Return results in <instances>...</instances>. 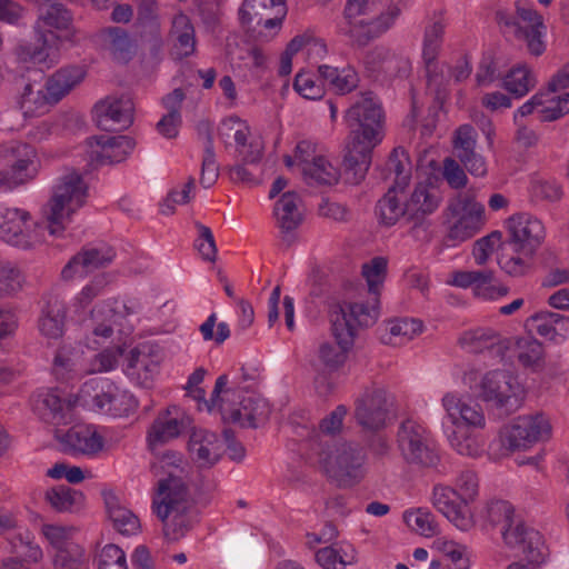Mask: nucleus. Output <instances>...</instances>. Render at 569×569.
Wrapping results in <instances>:
<instances>
[{
  "mask_svg": "<svg viewBox=\"0 0 569 569\" xmlns=\"http://www.w3.org/2000/svg\"><path fill=\"white\" fill-rule=\"evenodd\" d=\"M350 130L345 154V180L359 184L371 164L372 150L385 137V112L377 97L367 91L345 114Z\"/></svg>",
  "mask_w": 569,
  "mask_h": 569,
  "instance_id": "f257e3e1",
  "label": "nucleus"
},
{
  "mask_svg": "<svg viewBox=\"0 0 569 569\" xmlns=\"http://www.w3.org/2000/svg\"><path fill=\"white\" fill-rule=\"evenodd\" d=\"M152 512L162 523L163 537L178 541L193 527L197 518L194 501L184 480L168 472L152 492Z\"/></svg>",
  "mask_w": 569,
  "mask_h": 569,
  "instance_id": "f03ea898",
  "label": "nucleus"
},
{
  "mask_svg": "<svg viewBox=\"0 0 569 569\" xmlns=\"http://www.w3.org/2000/svg\"><path fill=\"white\" fill-rule=\"evenodd\" d=\"M376 320L377 312L373 307L347 301L336 305L330 312V321L337 346L322 342L318 349V359L323 368L329 372L341 369L353 346L358 328L370 327Z\"/></svg>",
  "mask_w": 569,
  "mask_h": 569,
  "instance_id": "7ed1b4c3",
  "label": "nucleus"
},
{
  "mask_svg": "<svg viewBox=\"0 0 569 569\" xmlns=\"http://www.w3.org/2000/svg\"><path fill=\"white\" fill-rule=\"evenodd\" d=\"M381 173L383 179L392 181V184L377 202L376 213L382 223L393 226L400 218L407 219L406 188L412 174V164L408 151L402 147L395 148Z\"/></svg>",
  "mask_w": 569,
  "mask_h": 569,
  "instance_id": "20e7f679",
  "label": "nucleus"
},
{
  "mask_svg": "<svg viewBox=\"0 0 569 569\" xmlns=\"http://www.w3.org/2000/svg\"><path fill=\"white\" fill-rule=\"evenodd\" d=\"M515 6V13L497 12L501 31L509 39L525 42L530 54L541 56L546 50V43L542 40L546 26L542 16L528 1L518 0Z\"/></svg>",
  "mask_w": 569,
  "mask_h": 569,
  "instance_id": "39448f33",
  "label": "nucleus"
},
{
  "mask_svg": "<svg viewBox=\"0 0 569 569\" xmlns=\"http://www.w3.org/2000/svg\"><path fill=\"white\" fill-rule=\"evenodd\" d=\"M398 449L409 465L436 469L441 462L440 449L431 432L420 422L407 419L397 432Z\"/></svg>",
  "mask_w": 569,
  "mask_h": 569,
  "instance_id": "423d86ee",
  "label": "nucleus"
},
{
  "mask_svg": "<svg viewBox=\"0 0 569 569\" xmlns=\"http://www.w3.org/2000/svg\"><path fill=\"white\" fill-rule=\"evenodd\" d=\"M450 226L446 236L450 246L472 238L486 223V211L477 201L475 189H467L452 198L447 208Z\"/></svg>",
  "mask_w": 569,
  "mask_h": 569,
  "instance_id": "0eeeda50",
  "label": "nucleus"
},
{
  "mask_svg": "<svg viewBox=\"0 0 569 569\" xmlns=\"http://www.w3.org/2000/svg\"><path fill=\"white\" fill-rule=\"evenodd\" d=\"M366 453L356 443L343 442L335 450L319 452V463L326 475L339 487H352L359 483L365 475Z\"/></svg>",
  "mask_w": 569,
  "mask_h": 569,
  "instance_id": "6e6552de",
  "label": "nucleus"
},
{
  "mask_svg": "<svg viewBox=\"0 0 569 569\" xmlns=\"http://www.w3.org/2000/svg\"><path fill=\"white\" fill-rule=\"evenodd\" d=\"M88 187L79 173L64 176L54 188L47 212V229L50 234H59L66 221L86 202Z\"/></svg>",
  "mask_w": 569,
  "mask_h": 569,
  "instance_id": "1a4fd4ad",
  "label": "nucleus"
},
{
  "mask_svg": "<svg viewBox=\"0 0 569 569\" xmlns=\"http://www.w3.org/2000/svg\"><path fill=\"white\" fill-rule=\"evenodd\" d=\"M471 389L477 396L502 415H510L520 406L523 390L517 378L503 370L487 372Z\"/></svg>",
  "mask_w": 569,
  "mask_h": 569,
  "instance_id": "9d476101",
  "label": "nucleus"
},
{
  "mask_svg": "<svg viewBox=\"0 0 569 569\" xmlns=\"http://www.w3.org/2000/svg\"><path fill=\"white\" fill-rule=\"evenodd\" d=\"M79 399L86 403L91 400L97 410L116 417L126 416L136 407L131 395L103 378L86 381L79 391Z\"/></svg>",
  "mask_w": 569,
  "mask_h": 569,
  "instance_id": "9b49d317",
  "label": "nucleus"
},
{
  "mask_svg": "<svg viewBox=\"0 0 569 569\" xmlns=\"http://www.w3.org/2000/svg\"><path fill=\"white\" fill-rule=\"evenodd\" d=\"M550 435L551 426L543 415L520 416L500 430V442L505 449L513 452L547 440Z\"/></svg>",
  "mask_w": 569,
  "mask_h": 569,
  "instance_id": "f8f14e48",
  "label": "nucleus"
},
{
  "mask_svg": "<svg viewBox=\"0 0 569 569\" xmlns=\"http://www.w3.org/2000/svg\"><path fill=\"white\" fill-rule=\"evenodd\" d=\"M8 151L10 166L0 170V192L12 191L33 180L38 173V154L32 146L17 141Z\"/></svg>",
  "mask_w": 569,
  "mask_h": 569,
  "instance_id": "ddd939ff",
  "label": "nucleus"
},
{
  "mask_svg": "<svg viewBox=\"0 0 569 569\" xmlns=\"http://www.w3.org/2000/svg\"><path fill=\"white\" fill-rule=\"evenodd\" d=\"M219 137L226 146L234 143L238 157L246 163H257L262 157V142L251 137L247 122L237 117H229L221 122Z\"/></svg>",
  "mask_w": 569,
  "mask_h": 569,
  "instance_id": "4468645a",
  "label": "nucleus"
},
{
  "mask_svg": "<svg viewBox=\"0 0 569 569\" xmlns=\"http://www.w3.org/2000/svg\"><path fill=\"white\" fill-rule=\"evenodd\" d=\"M506 227L512 249L527 254H536L546 237L542 222L530 213L512 214L507 219Z\"/></svg>",
  "mask_w": 569,
  "mask_h": 569,
  "instance_id": "2eb2a0df",
  "label": "nucleus"
},
{
  "mask_svg": "<svg viewBox=\"0 0 569 569\" xmlns=\"http://www.w3.org/2000/svg\"><path fill=\"white\" fill-rule=\"evenodd\" d=\"M505 543L520 553L526 562L513 561L506 569H538L545 561L547 548L538 530L505 532Z\"/></svg>",
  "mask_w": 569,
  "mask_h": 569,
  "instance_id": "dca6fc26",
  "label": "nucleus"
},
{
  "mask_svg": "<svg viewBox=\"0 0 569 569\" xmlns=\"http://www.w3.org/2000/svg\"><path fill=\"white\" fill-rule=\"evenodd\" d=\"M116 258V251L111 246H84L76 253L61 271L64 280L76 276H86L97 269L107 268Z\"/></svg>",
  "mask_w": 569,
  "mask_h": 569,
  "instance_id": "f3484780",
  "label": "nucleus"
},
{
  "mask_svg": "<svg viewBox=\"0 0 569 569\" xmlns=\"http://www.w3.org/2000/svg\"><path fill=\"white\" fill-rule=\"evenodd\" d=\"M387 396L381 388H369L355 402V418L367 430L377 431L386 426Z\"/></svg>",
  "mask_w": 569,
  "mask_h": 569,
  "instance_id": "a211bd4d",
  "label": "nucleus"
},
{
  "mask_svg": "<svg viewBox=\"0 0 569 569\" xmlns=\"http://www.w3.org/2000/svg\"><path fill=\"white\" fill-rule=\"evenodd\" d=\"M190 417L178 406H169L158 413L148 430V443L154 449L178 438L189 426Z\"/></svg>",
  "mask_w": 569,
  "mask_h": 569,
  "instance_id": "6ab92c4d",
  "label": "nucleus"
},
{
  "mask_svg": "<svg viewBox=\"0 0 569 569\" xmlns=\"http://www.w3.org/2000/svg\"><path fill=\"white\" fill-rule=\"evenodd\" d=\"M93 116L98 127L103 130L128 128L133 120V102L127 96L107 97L96 103Z\"/></svg>",
  "mask_w": 569,
  "mask_h": 569,
  "instance_id": "aec40b11",
  "label": "nucleus"
},
{
  "mask_svg": "<svg viewBox=\"0 0 569 569\" xmlns=\"http://www.w3.org/2000/svg\"><path fill=\"white\" fill-rule=\"evenodd\" d=\"M431 502L458 529L467 531L473 527V517L469 508L453 488L436 485L432 489Z\"/></svg>",
  "mask_w": 569,
  "mask_h": 569,
  "instance_id": "412c9836",
  "label": "nucleus"
},
{
  "mask_svg": "<svg viewBox=\"0 0 569 569\" xmlns=\"http://www.w3.org/2000/svg\"><path fill=\"white\" fill-rule=\"evenodd\" d=\"M89 157L97 164H109L123 161L134 149L136 142L127 136H99L87 140Z\"/></svg>",
  "mask_w": 569,
  "mask_h": 569,
  "instance_id": "4be33fe9",
  "label": "nucleus"
},
{
  "mask_svg": "<svg viewBox=\"0 0 569 569\" xmlns=\"http://www.w3.org/2000/svg\"><path fill=\"white\" fill-rule=\"evenodd\" d=\"M241 22L266 29H279L287 14L284 0H244L240 9Z\"/></svg>",
  "mask_w": 569,
  "mask_h": 569,
  "instance_id": "5701e85b",
  "label": "nucleus"
},
{
  "mask_svg": "<svg viewBox=\"0 0 569 569\" xmlns=\"http://www.w3.org/2000/svg\"><path fill=\"white\" fill-rule=\"evenodd\" d=\"M452 284L461 288L471 287L476 297L485 300H496L505 297L509 288L496 281L495 271H455L452 274Z\"/></svg>",
  "mask_w": 569,
  "mask_h": 569,
  "instance_id": "b1692460",
  "label": "nucleus"
},
{
  "mask_svg": "<svg viewBox=\"0 0 569 569\" xmlns=\"http://www.w3.org/2000/svg\"><path fill=\"white\" fill-rule=\"evenodd\" d=\"M59 38L50 30L42 31L37 43L20 44L17 54L20 61L31 63L40 70L49 69L58 62Z\"/></svg>",
  "mask_w": 569,
  "mask_h": 569,
  "instance_id": "393cba45",
  "label": "nucleus"
},
{
  "mask_svg": "<svg viewBox=\"0 0 569 569\" xmlns=\"http://www.w3.org/2000/svg\"><path fill=\"white\" fill-rule=\"evenodd\" d=\"M57 438L66 447L67 451L93 456L102 450L104 440L96 427L77 423L68 431H57Z\"/></svg>",
  "mask_w": 569,
  "mask_h": 569,
  "instance_id": "a878e982",
  "label": "nucleus"
},
{
  "mask_svg": "<svg viewBox=\"0 0 569 569\" xmlns=\"http://www.w3.org/2000/svg\"><path fill=\"white\" fill-rule=\"evenodd\" d=\"M399 14L400 9L397 6H391L377 19L370 21H353V19L346 20L348 23L346 34H348L355 44L365 47L370 41L385 33L393 24Z\"/></svg>",
  "mask_w": 569,
  "mask_h": 569,
  "instance_id": "bb28decb",
  "label": "nucleus"
},
{
  "mask_svg": "<svg viewBox=\"0 0 569 569\" xmlns=\"http://www.w3.org/2000/svg\"><path fill=\"white\" fill-rule=\"evenodd\" d=\"M447 23L442 13L435 14L426 27L422 58L426 64L428 87L439 86L437 73V58L442 44Z\"/></svg>",
  "mask_w": 569,
  "mask_h": 569,
  "instance_id": "cd10ccee",
  "label": "nucleus"
},
{
  "mask_svg": "<svg viewBox=\"0 0 569 569\" xmlns=\"http://www.w3.org/2000/svg\"><path fill=\"white\" fill-rule=\"evenodd\" d=\"M33 411L44 421L59 423L71 411L72 402L58 389H39L31 396Z\"/></svg>",
  "mask_w": 569,
  "mask_h": 569,
  "instance_id": "c85d7f7f",
  "label": "nucleus"
},
{
  "mask_svg": "<svg viewBox=\"0 0 569 569\" xmlns=\"http://www.w3.org/2000/svg\"><path fill=\"white\" fill-rule=\"evenodd\" d=\"M30 227L28 211L17 208L0 209V238L13 246L27 248L31 244L27 231Z\"/></svg>",
  "mask_w": 569,
  "mask_h": 569,
  "instance_id": "c756f323",
  "label": "nucleus"
},
{
  "mask_svg": "<svg viewBox=\"0 0 569 569\" xmlns=\"http://www.w3.org/2000/svg\"><path fill=\"white\" fill-rule=\"evenodd\" d=\"M538 113L540 120L552 121L569 113V93L562 96H551L550 93L539 92L532 99L521 106L518 110L522 117Z\"/></svg>",
  "mask_w": 569,
  "mask_h": 569,
  "instance_id": "7c9ffc66",
  "label": "nucleus"
},
{
  "mask_svg": "<svg viewBox=\"0 0 569 569\" xmlns=\"http://www.w3.org/2000/svg\"><path fill=\"white\" fill-rule=\"evenodd\" d=\"M438 189L431 183H418L413 191L406 193L407 220L420 222L431 214L440 204Z\"/></svg>",
  "mask_w": 569,
  "mask_h": 569,
  "instance_id": "2f4dec72",
  "label": "nucleus"
},
{
  "mask_svg": "<svg viewBox=\"0 0 569 569\" xmlns=\"http://www.w3.org/2000/svg\"><path fill=\"white\" fill-rule=\"evenodd\" d=\"M189 450L201 467H211L220 459L223 442L214 432L196 430L190 437Z\"/></svg>",
  "mask_w": 569,
  "mask_h": 569,
  "instance_id": "473e14b6",
  "label": "nucleus"
},
{
  "mask_svg": "<svg viewBox=\"0 0 569 569\" xmlns=\"http://www.w3.org/2000/svg\"><path fill=\"white\" fill-rule=\"evenodd\" d=\"M423 323L416 318H396L385 321L380 339L390 346H403L419 336Z\"/></svg>",
  "mask_w": 569,
  "mask_h": 569,
  "instance_id": "72a5a7b5",
  "label": "nucleus"
},
{
  "mask_svg": "<svg viewBox=\"0 0 569 569\" xmlns=\"http://www.w3.org/2000/svg\"><path fill=\"white\" fill-rule=\"evenodd\" d=\"M442 406L455 426L465 423L476 428L485 427V415L479 405H468L457 395L447 393L442 399Z\"/></svg>",
  "mask_w": 569,
  "mask_h": 569,
  "instance_id": "f704fd0d",
  "label": "nucleus"
},
{
  "mask_svg": "<svg viewBox=\"0 0 569 569\" xmlns=\"http://www.w3.org/2000/svg\"><path fill=\"white\" fill-rule=\"evenodd\" d=\"M38 32L51 29L68 30L72 24V13L61 3L43 0L38 8Z\"/></svg>",
  "mask_w": 569,
  "mask_h": 569,
  "instance_id": "c9c22d12",
  "label": "nucleus"
},
{
  "mask_svg": "<svg viewBox=\"0 0 569 569\" xmlns=\"http://www.w3.org/2000/svg\"><path fill=\"white\" fill-rule=\"evenodd\" d=\"M318 73L329 88L339 94H347L353 91L359 84V74L352 66L343 68L328 64L319 66Z\"/></svg>",
  "mask_w": 569,
  "mask_h": 569,
  "instance_id": "e433bc0d",
  "label": "nucleus"
},
{
  "mask_svg": "<svg viewBox=\"0 0 569 569\" xmlns=\"http://www.w3.org/2000/svg\"><path fill=\"white\" fill-rule=\"evenodd\" d=\"M387 267H388V261L383 257H375L369 262H366L362 264L361 273L368 284L369 298L366 302H363V301H358V302L362 303L363 306L373 307L377 315L379 313L378 305H379L380 289L383 284V281L387 276Z\"/></svg>",
  "mask_w": 569,
  "mask_h": 569,
  "instance_id": "4c0bfd02",
  "label": "nucleus"
},
{
  "mask_svg": "<svg viewBox=\"0 0 569 569\" xmlns=\"http://www.w3.org/2000/svg\"><path fill=\"white\" fill-rule=\"evenodd\" d=\"M268 413L269 408L266 401L250 395L241 399L238 408L230 410L229 419L256 428L267 419Z\"/></svg>",
  "mask_w": 569,
  "mask_h": 569,
  "instance_id": "58836bf2",
  "label": "nucleus"
},
{
  "mask_svg": "<svg viewBox=\"0 0 569 569\" xmlns=\"http://www.w3.org/2000/svg\"><path fill=\"white\" fill-rule=\"evenodd\" d=\"M66 303L57 298L47 302L39 318L40 332L48 339H58L63 335L66 323Z\"/></svg>",
  "mask_w": 569,
  "mask_h": 569,
  "instance_id": "ea45409f",
  "label": "nucleus"
},
{
  "mask_svg": "<svg viewBox=\"0 0 569 569\" xmlns=\"http://www.w3.org/2000/svg\"><path fill=\"white\" fill-rule=\"evenodd\" d=\"M487 520L492 527H500L502 539L505 540V532L516 531L519 529L521 532L535 530L526 526L522 521L515 519L513 507L503 500L491 501L487 507Z\"/></svg>",
  "mask_w": 569,
  "mask_h": 569,
  "instance_id": "a19ab883",
  "label": "nucleus"
},
{
  "mask_svg": "<svg viewBox=\"0 0 569 569\" xmlns=\"http://www.w3.org/2000/svg\"><path fill=\"white\" fill-rule=\"evenodd\" d=\"M363 63L366 70L375 78L393 77L400 70L401 59L388 49L375 48L366 54Z\"/></svg>",
  "mask_w": 569,
  "mask_h": 569,
  "instance_id": "79ce46f5",
  "label": "nucleus"
},
{
  "mask_svg": "<svg viewBox=\"0 0 569 569\" xmlns=\"http://www.w3.org/2000/svg\"><path fill=\"white\" fill-rule=\"evenodd\" d=\"M44 498L50 507L58 512H76L84 505L83 493L66 485L48 489Z\"/></svg>",
  "mask_w": 569,
  "mask_h": 569,
  "instance_id": "37998d69",
  "label": "nucleus"
},
{
  "mask_svg": "<svg viewBox=\"0 0 569 569\" xmlns=\"http://www.w3.org/2000/svg\"><path fill=\"white\" fill-rule=\"evenodd\" d=\"M83 78V71L77 67L62 68L54 72L47 81L44 89L57 103L68 94Z\"/></svg>",
  "mask_w": 569,
  "mask_h": 569,
  "instance_id": "c03bdc74",
  "label": "nucleus"
},
{
  "mask_svg": "<svg viewBox=\"0 0 569 569\" xmlns=\"http://www.w3.org/2000/svg\"><path fill=\"white\" fill-rule=\"evenodd\" d=\"M343 174L345 168L340 171L323 156H319L310 166L305 167L302 173L308 183L316 182L328 186L337 183L340 177L345 179ZM343 181L346 182V180Z\"/></svg>",
  "mask_w": 569,
  "mask_h": 569,
  "instance_id": "a18cd8bd",
  "label": "nucleus"
},
{
  "mask_svg": "<svg viewBox=\"0 0 569 569\" xmlns=\"http://www.w3.org/2000/svg\"><path fill=\"white\" fill-rule=\"evenodd\" d=\"M172 34L176 38L174 53L178 58H186L196 50L194 29L186 14H178L172 22Z\"/></svg>",
  "mask_w": 569,
  "mask_h": 569,
  "instance_id": "49530a36",
  "label": "nucleus"
},
{
  "mask_svg": "<svg viewBox=\"0 0 569 569\" xmlns=\"http://www.w3.org/2000/svg\"><path fill=\"white\" fill-rule=\"evenodd\" d=\"M536 84V76L526 63L513 66L503 79L505 88L517 98L526 96Z\"/></svg>",
  "mask_w": 569,
  "mask_h": 569,
  "instance_id": "de8ad7c7",
  "label": "nucleus"
},
{
  "mask_svg": "<svg viewBox=\"0 0 569 569\" xmlns=\"http://www.w3.org/2000/svg\"><path fill=\"white\" fill-rule=\"evenodd\" d=\"M54 104L46 89L34 90L31 83L26 84L19 100V107L26 117H38L49 111Z\"/></svg>",
  "mask_w": 569,
  "mask_h": 569,
  "instance_id": "09e8293b",
  "label": "nucleus"
},
{
  "mask_svg": "<svg viewBox=\"0 0 569 569\" xmlns=\"http://www.w3.org/2000/svg\"><path fill=\"white\" fill-rule=\"evenodd\" d=\"M158 369L159 360L144 351V347L131 350L127 365L128 375L147 382L153 378Z\"/></svg>",
  "mask_w": 569,
  "mask_h": 569,
  "instance_id": "8fccbe9b",
  "label": "nucleus"
},
{
  "mask_svg": "<svg viewBox=\"0 0 569 569\" xmlns=\"http://www.w3.org/2000/svg\"><path fill=\"white\" fill-rule=\"evenodd\" d=\"M518 361L526 368L537 371L543 366L545 350L541 342L532 337H521L516 340Z\"/></svg>",
  "mask_w": 569,
  "mask_h": 569,
  "instance_id": "3c124183",
  "label": "nucleus"
},
{
  "mask_svg": "<svg viewBox=\"0 0 569 569\" xmlns=\"http://www.w3.org/2000/svg\"><path fill=\"white\" fill-rule=\"evenodd\" d=\"M274 216L278 227L282 231L295 230L301 222V213L297 206L295 193H284L274 206Z\"/></svg>",
  "mask_w": 569,
  "mask_h": 569,
  "instance_id": "603ef678",
  "label": "nucleus"
},
{
  "mask_svg": "<svg viewBox=\"0 0 569 569\" xmlns=\"http://www.w3.org/2000/svg\"><path fill=\"white\" fill-rule=\"evenodd\" d=\"M460 342L472 352H481L500 345L501 337L491 328H477L466 331L460 338Z\"/></svg>",
  "mask_w": 569,
  "mask_h": 569,
  "instance_id": "864d4df0",
  "label": "nucleus"
},
{
  "mask_svg": "<svg viewBox=\"0 0 569 569\" xmlns=\"http://www.w3.org/2000/svg\"><path fill=\"white\" fill-rule=\"evenodd\" d=\"M110 284V274L100 273L86 284L82 290L74 298L76 311L86 310L96 298L104 295L108 286Z\"/></svg>",
  "mask_w": 569,
  "mask_h": 569,
  "instance_id": "5fc2aeb1",
  "label": "nucleus"
},
{
  "mask_svg": "<svg viewBox=\"0 0 569 569\" xmlns=\"http://www.w3.org/2000/svg\"><path fill=\"white\" fill-rule=\"evenodd\" d=\"M310 71H300L293 82L295 90L306 99L316 100L325 94V81Z\"/></svg>",
  "mask_w": 569,
  "mask_h": 569,
  "instance_id": "6e6d98bb",
  "label": "nucleus"
},
{
  "mask_svg": "<svg viewBox=\"0 0 569 569\" xmlns=\"http://www.w3.org/2000/svg\"><path fill=\"white\" fill-rule=\"evenodd\" d=\"M108 515L118 532L129 536L139 530V519L129 509L108 502Z\"/></svg>",
  "mask_w": 569,
  "mask_h": 569,
  "instance_id": "4d7b16f0",
  "label": "nucleus"
},
{
  "mask_svg": "<svg viewBox=\"0 0 569 569\" xmlns=\"http://www.w3.org/2000/svg\"><path fill=\"white\" fill-rule=\"evenodd\" d=\"M100 37L103 43L118 59H124L131 49V40L127 31L119 27H110L101 30Z\"/></svg>",
  "mask_w": 569,
  "mask_h": 569,
  "instance_id": "13d9d810",
  "label": "nucleus"
},
{
  "mask_svg": "<svg viewBox=\"0 0 569 569\" xmlns=\"http://www.w3.org/2000/svg\"><path fill=\"white\" fill-rule=\"evenodd\" d=\"M515 254L502 253L498 260L500 268L512 277L525 276L531 264L535 254H527L522 250H513Z\"/></svg>",
  "mask_w": 569,
  "mask_h": 569,
  "instance_id": "bf43d9fd",
  "label": "nucleus"
},
{
  "mask_svg": "<svg viewBox=\"0 0 569 569\" xmlns=\"http://www.w3.org/2000/svg\"><path fill=\"white\" fill-rule=\"evenodd\" d=\"M316 561L323 569H345L355 560L353 553L348 555L333 547H325L319 549L315 555Z\"/></svg>",
  "mask_w": 569,
  "mask_h": 569,
  "instance_id": "052dcab7",
  "label": "nucleus"
},
{
  "mask_svg": "<svg viewBox=\"0 0 569 569\" xmlns=\"http://www.w3.org/2000/svg\"><path fill=\"white\" fill-rule=\"evenodd\" d=\"M98 569H128L124 551L113 543L106 545L96 556Z\"/></svg>",
  "mask_w": 569,
  "mask_h": 569,
  "instance_id": "680f3d73",
  "label": "nucleus"
},
{
  "mask_svg": "<svg viewBox=\"0 0 569 569\" xmlns=\"http://www.w3.org/2000/svg\"><path fill=\"white\" fill-rule=\"evenodd\" d=\"M406 520L417 532L425 537L438 533V523L435 516L427 509L419 508L406 515Z\"/></svg>",
  "mask_w": 569,
  "mask_h": 569,
  "instance_id": "e2e57ef3",
  "label": "nucleus"
},
{
  "mask_svg": "<svg viewBox=\"0 0 569 569\" xmlns=\"http://www.w3.org/2000/svg\"><path fill=\"white\" fill-rule=\"evenodd\" d=\"M84 550L76 542L69 543L56 551L54 569H81Z\"/></svg>",
  "mask_w": 569,
  "mask_h": 569,
  "instance_id": "0e129e2a",
  "label": "nucleus"
},
{
  "mask_svg": "<svg viewBox=\"0 0 569 569\" xmlns=\"http://www.w3.org/2000/svg\"><path fill=\"white\" fill-rule=\"evenodd\" d=\"M459 498L468 507L479 495V478L472 470H463L456 479V489Z\"/></svg>",
  "mask_w": 569,
  "mask_h": 569,
  "instance_id": "69168bd1",
  "label": "nucleus"
},
{
  "mask_svg": "<svg viewBox=\"0 0 569 569\" xmlns=\"http://www.w3.org/2000/svg\"><path fill=\"white\" fill-rule=\"evenodd\" d=\"M501 238V232L493 231L475 242L472 254L477 264H486L490 256L500 247Z\"/></svg>",
  "mask_w": 569,
  "mask_h": 569,
  "instance_id": "338daca9",
  "label": "nucleus"
},
{
  "mask_svg": "<svg viewBox=\"0 0 569 569\" xmlns=\"http://www.w3.org/2000/svg\"><path fill=\"white\" fill-rule=\"evenodd\" d=\"M23 276L20 269L11 261H0V289L12 293L21 289Z\"/></svg>",
  "mask_w": 569,
  "mask_h": 569,
  "instance_id": "774afa93",
  "label": "nucleus"
}]
</instances>
